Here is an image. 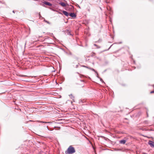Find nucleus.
I'll return each mask as SVG.
<instances>
[{
	"instance_id": "39448f33",
	"label": "nucleus",
	"mask_w": 154,
	"mask_h": 154,
	"mask_svg": "<svg viewBox=\"0 0 154 154\" xmlns=\"http://www.w3.org/2000/svg\"><path fill=\"white\" fill-rule=\"evenodd\" d=\"M126 141L125 140H122L119 141L120 143L122 144H124L126 143Z\"/></svg>"
},
{
	"instance_id": "2eb2a0df",
	"label": "nucleus",
	"mask_w": 154,
	"mask_h": 154,
	"mask_svg": "<svg viewBox=\"0 0 154 154\" xmlns=\"http://www.w3.org/2000/svg\"><path fill=\"white\" fill-rule=\"evenodd\" d=\"M78 65H76V68H78Z\"/></svg>"
},
{
	"instance_id": "f3484780",
	"label": "nucleus",
	"mask_w": 154,
	"mask_h": 154,
	"mask_svg": "<svg viewBox=\"0 0 154 154\" xmlns=\"http://www.w3.org/2000/svg\"><path fill=\"white\" fill-rule=\"evenodd\" d=\"M45 22H47V23H49L47 21H45Z\"/></svg>"
},
{
	"instance_id": "7ed1b4c3",
	"label": "nucleus",
	"mask_w": 154,
	"mask_h": 154,
	"mask_svg": "<svg viewBox=\"0 0 154 154\" xmlns=\"http://www.w3.org/2000/svg\"><path fill=\"white\" fill-rule=\"evenodd\" d=\"M69 16L72 17H76V15L74 14V13H70L69 14Z\"/></svg>"
},
{
	"instance_id": "412c9836",
	"label": "nucleus",
	"mask_w": 154,
	"mask_h": 154,
	"mask_svg": "<svg viewBox=\"0 0 154 154\" xmlns=\"http://www.w3.org/2000/svg\"><path fill=\"white\" fill-rule=\"evenodd\" d=\"M154 87V86H153Z\"/></svg>"
},
{
	"instance_id": "1a4fd4ad",
	"label": "nucleus",
	"mask_w": 154,
	"mask_h": 154,
	"mask_svg": "<svg viewBox=\"0 0 154 154\" xmlns=\"http://www.w3.org/2000/svg\"><path fill=\"white\" fill-rule=\"evenodd\" d=\"M94 45L97 48H100V46L97 45H96V44H94Z\"/></svg>"
},
{
	"instance_id": "423d86ee",
	"label": "nucleus",
	"mask_w": 154,
	"mask_h": 154,
	"mask_svg": "<svg viewBox=\"0 0 154 154\" xmlns=\"http://www.w3.org/2000/svg\"><path fill=\"white\" fill-rule=\"evenodd\" d=\"M44 3L46 5H48V6H51L52 5V4L49 3V2H45Z\"/></svg>"
},
{
	"instance_id": "6ab92c4d",
	"label": "nucleus",
	"mask_w": 154,
	"mask_h": 154,
	"mask_svg": "<svg viewBox=\"0 0 154 154\" xmlns=\"http://www.w3.org/2000/svg\"><path fill=\"white\" fill-rule=\"evenodd\" d=\"M81 82H83V81H81Z\"/></svg>"
},
{
	"instance_id": "dca6fc26",
	"label": "nucleus",
	"mask_w": 154,
	"mask_h": 154,
	"mask_svg": "<svg viewBox=\"0 0 154 154\" xmlns=\"http://www.w3.org/2000/svg\"><path fill=\"white\" fill-rule=\"evenodd\" d=\"M100 81H102V82H103V80H102V79H100Z\"/></svg>"
},
{
	"instance_id": "ddd939ff",
	"label": "nucleus",
	"mask_w": 154,
	"mask_h": 154,
	"mask_svg": "<svg viewBox=\"0 0 154 154\" xmlns=\"http://www.w3.org/2000/svg\"><path fill=\"white\" fill-rule=\"evenodd\" d=\"M91 69L92 71H95H95L94 70V69Z\"/></svg>"
},
{
	"instance_id": "6e6552de",
	"label": "nucleus",
	"mask_w": 154,
	"mask_h": 154,
	"mask_svg": "<svg viewBox=\"0 0 154 154\" xmlns=\"http://www.w3.org/2000/svg\"><path fill=\"white\" fill-rule=\"evenodd\" d=\"M69 96L70 97V98L73 100L74 101V97L72 95V94H70V95H69Z\"/></svg>"
},
{
	"instance_id": "aec40b11",
	"label": "nucleus",
	"mask_w": 154,
	"mask_h": 154,
	"mask_svg": "<svg viewBox=\"0 0 154 154\" xmlns=\"http://www.w3.org/2000/svg\"><path fill=\"white\" fill-rule=\"evenodd\" d=\"M13 13H14V11H13Z\"/></svg>"
},
{
	"instance_id": "f257e3e1",
	"label": "nucleus",
	"mask_w": 154,
	"mask_h": 154,
	"mask_svg": "<svg viewBox=\"0 0 154 154\" xmlns=\"http://www.w3.org/2000/svg\"><path fill=\"white\" fill-rule=\"evenodd\" d=\"M75 150L73 147L72 146H70L68 148L67 151L65 152L66 154H72L75 152Z\"/></svg>"
},
{
	"instance_id": "f8f14e48",
	"label": "nucleus",
	"mask_w": 154,
	"mask_h": 154,
	"mask_svg": "<svg viewBox=\"0 0 154 154\" xmlns=\"http://www.w3.org/2000/svg\"><path fill=\"white\" fill-rule=\"evenodd\" d=\"M150 93H154V91H151L150 92Z\"/></svg>"
},
{
	"instance_id": "0eeeda50",
	"label": "nucleus",
	"mask_w": 154,
	"mask_h": 154,
	"mask_svg": "<svg viewBox=\"0 0 154 154\" xmlns=\"http://www.w3.org/2000/svg\"><path fill=\"white\" fill-rule=\"evenodd\" d=\"M59 4L61 6H63V7L65 6L66 5L65 4L64 2H61L59 3Z\"/></svg>"
},
{
	"instance_id": "f03ea898",
	"label": "nucleus",
	"mask_w": 154,
	"mask_h": 154,
	"mask_svg": "<svg viewBox=\"0 0 154 154\" xmlns=\"http://www.w3.org/2000/svg\"><path fill=\"white\" fill-rule=\"evenodd\" d=\"M149 144L152 147H154V142H153L152 141H149L148 142Z\"/></svg>"
},
{
	"instance_id": "a211bd4d",
	"label": "nucleus",
	"mask_w": 154,
	"mask_h": 154,
	"mask_svg": "<svg viewBox=\"0 0 154 154\" xmlns=\"http://www.w3.org/2000/svg\"><path fill=\"white\" fill-rule=\"evenodd\" d=\"M47 128L48 129V126H47Z\"/></svg>"
},
{
	"instance_id": "4468645a",
	"label": "nucleus",
	"mask_w": 154,
	"mask_h": 154,
	"mask_svg": "<svg viewBox=\"0 0 154 154\" xmlns=\"http://www.w3.org/2000/svg\"><path fill=\"white\" fill-rule=\"evenodd\" d=\"M83 67H85L86 68H88V67L85 66H82Z\"/></svg>"
},
{
	"instance_id": "20e7f679",
	"label": "nucleus",
	"mask_w": 154,
	"mask_h": 154,
	"mask_svg": "<svg viewBox=\"0 0 154 154\" xmlns=\"http://www.w3.org/2000/svg\"><path fill=\"white\" fill-rule=\"evenodd\" d=\"M63 13L66 16H68L69 15L68 13L66 11H63Z\"/></svg>"
},
{
	"instance_id": "9b49d317",
	"label": "nucleus",
	"mask_w": 154,
	"mask_h": 154,
	"mask_svg": "<svg viewBox=\"0 0 154 154\" xmlns=\"http://www.w3.org/2000/svg\"><path fill=\"white\" fill-rule=\"evenodd\" d=\"M106 3L109 2V0H106Z\"/></svg>"
},
{
	"instance_id": "9d476101",
	"label": "nucleus",
	"mask_w": 154,
	"mask_h": 154,
	"mask_svg": "<svg viewBox=\"0 0 154 154\" xmlns=\"http://www.w3.org/2000/svg\"><path fill=\"white\" fill-rule=\"evenodd\" d=\"M41 122L43 123H50V122H45L43 121H41L40 122Z\"/></svg>"
}]
</instances>
